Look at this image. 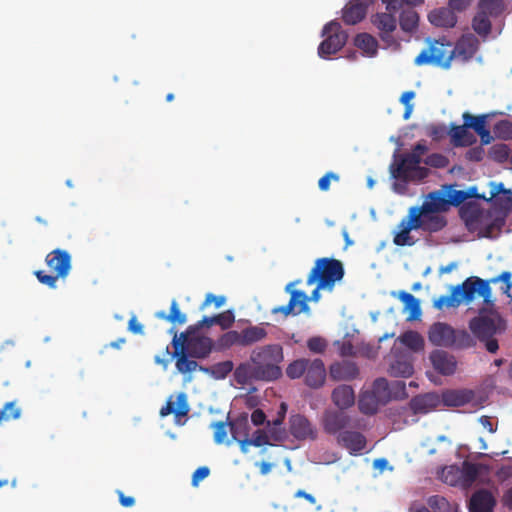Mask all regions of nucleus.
I'll use <instances>...</instances> for the list:
<instances>
[{"mask_svg": "<svg viewBox=\"0 0 512 512\" xmlns=\"http://www.w3.org/2000/svg\"><path fill=\"white\" fill-rule=\"evenodd\" d=\"M441 399L436 393L417 395L410 400L409 406L414 414H426L440 404Z\"/></svg>", "mask_w": 512, "mask_h": 512, "instance_id": "24", "label": "nucleus"}, {"mask_svg": "<svg viewBox=\"0 0 512 512\" xmlns=\"http://www.w3.org/2000/svg\"><path fill=\"white\" fill-rule=\"evenodd\" d=\"M496 500L493 494L480 489L474 492L469 501V512H493Z\"/></svg>", "mask_w": 512, "mask_h": 512, "instance_id": "23", "label": "nucleus"}, {"mask_svg": "<svg viewBox=\"0 0 512 512\" xmlns=\"http://www.w3.org/2000/svg\"><path fill=\"white\" fill-rule=\"evenodd\" d=\"M331 399L340 410H345L354 405L355 393L351 386L343 384L334 388Z\"/></svg>", "mask_w": 512, "mask_h": 512, "instance_id": "28", "label": "nucleus"}, {"mask_svg": "<svg viewBox=\"0 0 512 512\" xmlns=\"http://www.w3.org/2000/svg\"><path fill=\"white\" fill-rule=\"evenodd\" d=\"M169 333L173 334L172 345H173L174 351L172 353H170L169 348L166 347V350H165L166 354H170L173 358H176V357L180 356L181 354L188 353V346H186L185 343H183L182 341H180L177 338V332L174 330V328H171L169 330Z\"/></svg>", "mask_w": 512, "mask_h": 512, "instance_id": "57", "label": "nucleus"}, {"mask_svg": "<svg viewBox=\"0 0 512 512\" xmlns=\"http://www.w3.org/2000/svg\"><path fill=\"white\" fill-rule=\"evenodd\" d=\"M373 0H350L342 10V19L347 25L362 21L372 5Z\"/></svg>", "mask_w": 512, "mask_h": 512, "instance_id": "18", "label": "nucleus"}, {"mask_svg": "<svg viewBox=\"0 0 512 512\" xmlns=\"http://www.w3.org/2000/svg\"><path fill=\"white\" fill-rule=\"evenodd\" d=\"M386 5V10L390 12H397L404 5L416 6L421 4L423 0H382Z\"/></svg>", "mask_w": 512, "mask_h": 512, "instance_id": "60", "label": "nucleus"}, {"mask_svg": "<svg viewBox=\"0 0 512 512\" xmlns=\"http://www.w3.org/2000/svg\"><path fill=\"white\" fill-rule=\"evenodd\" d=\"M316 283V288L312 291L311 295L308 296L304 291L292 289L295 283H289L285 287V291L290 294V300L287 305L274 307L271 312L272 314H282L285 317L289 315H298L300 313H309L310 307L309 301L317 302L320 299V290L326 288H319V282Z\"/></svg>", "mask_w": 512, "mask_h": 512, "instance_id": "7", "label": "nucleus"}, {"mask_svg": "<svg viewBox=\"0 0 512 512\" xmlns=\"http://www.w3.org/2000/svg\"><path fill=\"white\" fill-rule=\"evenodd\" d=\"M370 391L383 405L388 403L394 397L390 388V383L385 378H377L373 382Z\"/></svg>", "mask_w": 512, "mask_h": 512, "instance_id": "41", "label": "nucleus"}, {"mask_svg": "<svg viewBox=\"0 0 512 512\" xmlns=\"http://www.w3.org/2000/svg\"><path fill=\"white\" fill-rule=\"evenodd\" d=\"M171 396L166 405L160 409V416L166 417L170 414H174L176 422H179L181 418L187 416L190 411L188 404V397L186 393L180 392L176 396V401H173Z\"/></svg>", "mask_w": 512, "mask_h": 512, "instance_id": "21", "label": "nucleus"}, {"mask_svg": "<svg viewBox=\"0 0 512 512\" xmlns=\"http://www.w3.org/2000/svg\"><path fill=\"white\" fill-rule=\"evenodd\" d=\"M448 204L449 205H460L463 203L468 197V192L464 190H456L453 189L451 186L446 191Z\"/></svg>", "mask_w": 512, "mask_h": 512, "instance_id": "59", "label": "nucleus"}, {"mask_svg": "<svg viewBox=\"0 0 512 512\" xmlns=\"http://www.w3.org/2000/svg\"><path fill=\"white\" fill-rule=\"evenodd\" d=\"M354 45L369 57H373L377 54L378 41L368 33L358 34L354 39Z\"/></svg>", "mask_w": 512, "mask_h": 512, "instance_id": "39", "label": "nucleus"}, {"mask_svg": "<svg viewBox=\"0 0 512 512\" xmlns=\"http://www.w3.org/2000/svg\"><path fill=\"white\" fill-rule=\"evenodd\" d=\"M429 341L440 347H452L455 343V330L443 322L434 323L428 331Z\"/></svg>", "mask_w": 512, "mask_h": 512, "instance_id": "17", "label": "nucleus"}, {"mask_svg": "<svg viewBox=\"0 0 512 512\" xmlns=\"http://www.w3.org/2000/svg\"><path fill=\"white\" fill-rule=\"evenodd\" d=\"M45 262L52 274L37 270L34 275L41 284L54 289L59 278L64 279L68 276L71 270V256L66 250L55 249L46 255Z\"/></svg>", "mask_w": 512, "mask_h": 512, "instance_id": "6", "label": "nucleus"}, {"mask_svg": "<svg viewBox=\"0 0 512 512\" xmlns=\"http://www.w3.org/2000/svg\"><path fill=\"white\" fill-rule=\"evenodd\" d=\"M329 375L335 381H349L358 377V366L349 360L333 363L329 368Z\"/></svg>", "mask_w": 512, "mask_h": 512, "instance_id": "22", "label": "nucleus"}, {"mask_svg": "<svg viewBox=\"0 0 512 512\" xmlns=\"http://www.w3.org/2000/svg\"><path fill=\"white\" fill-rule=\"evenodd\" d=\"M213 349V340L207 336H194L190 340L188 353L191 358L203 359L209 356Z\"/></svg>", "mask_w": 512, "mask_h": 512, "instance_id": "29", "label": "nucleus"}, {"mask_svg": "<svg viewBox=\"0 0 512 512\" xmlns=\"http://www.w3.org/2000/svg\"><path fill=\"white\" fill-rule=\"evenodd\" d=\"M490 196H477L487 202H493L495 209L502 212L503 217H506L512 210V191L504 187L503 183L490 182Z\"/></svg>", "mask_w": 512, "mask_h": 512, "instance_id": "12", "label": "nucleus"}, {"mask_svg": "<svg viewBox=\"0 0 512 512\" xmlns=\"http://www.w3.org/2000/svg\"><path fill=\"white\" fill-rule=\"evenodd\" d=\"M344 273V266L340 260L329 257L318 258L307 277V284L319 282V288L332 290L335 284L342 280Z\"/></svg>", "mask_w": 512, "mask_h": 512, "instance_id": "5", "label": "nucleus"}, {"mask_svg": "<svg viewBox=\"0 0 512 512\" xmlns=\"http://www.w3.org/2000/svg\"><path fill=\"white\" fill-rule=\"evenodd\" d=\"M505 225V217H496L490 223H483L479 228V236L484 238H495L497 237L503 226Z\"/></svg>", "mask_w": 512, "mask_h": 512, "instance_id": "45", "label": "nucleus"}, {"mask_svg": "<svg viewBox=\"0 0 512 512\" xmlns=\"http://www.w3.org/2000/svg\"><path fill=\"white\" fill-rule=\"evenodd\" d=\"M461 218L470 231H476L484 223V213L477 207L462 208Z\"/></svg>", "mask_w": 512, "mask_h": 512, "instance_id": "34", "label": "nucleus"}, {"mask_svg": "<svg viewBox=\"0 0 512 512\" xmlns=\"http://www.w3.org/2000/svg\"><path fill=\"white\" fill-rule=\"evenodd\" d=\"M380 405H383L376 396L370 391L361 393L358 400L359 410L366 415H373L378 411Z\"/></svg>", "mask_w": 512, "mask_h": 512, "instance_id": "38", "label": "nucleus"}, {"mask_svg": "<svg viewBox=\"0 0 512 512\" xmlns=\"http://www.w3.org/2000/svg\"><path fill=\"white\" fill-rule=\"evenodd\" d=\"M189 357H190V354L186 353V354H181L180 356L175 358L176 359V363H175L176 369L181 374L191 373L197 369L199 370L200 365L195 360L190 359Z\"/></svg>", "mask_w": 512, "mask_h": 512, "instance_id": "50", "label": "nucleus"}, {"mask_svg": "<svg viewBox=\"0 0 512 512\" xmlns=\"http://www.w3.org/2000/svg\"><path fill=\"white\" fill-rule=\"evenodd\" d=\"M250 359L254 364V378L273 381L282 375L279 363L283 360V349L279 344H269L252 351Z\"/></svg>", "mask_w": 512, "mask_h": 512, "instance_id": "3", "label": "nucleus"}, {"mask_svg": "<svg viewBox=\"0 0 512 512\" xmlns=\"http://www.w3.org/2000/svg\"><path fill=\"white\" fill-rule=\"evenodd\" d=\"M252 446L262 447L264 445H271L270 438L265 430L257 429L252 438H250Z\"/></svg>", "mask_w": 512, "mask_h": 512, "instance_id": "64", "label": "nucleus"}, {"mask_svg": "<svg viewBox=\"0 0 512 512\" xmlns=\"http://www.w3.org/2000/svg\"><path fill=\"white\" fill-rule=\"evenodd\" d=\"M469 328L479 341L485 343L488 352L496 353L499 345L494 336L504 332L506 325L494 309H482L479 315L470 321Z\"/></svg>", "mask_w": 512, "mask_h": 512, "instance_id": "2", "label": "nucleus"}, {"mask_svg": "<svg viewBox=\"0 0 512 512\" xmlns=\"http://www.w3.org/2000/svg\"><path fill=\"white\" fill-rule=\"evenodd\" d=\"M463 121L466 123L468 129H473L476 134L480 137L483 144H489L492 140L490 131L486 128L487 115L482 114L474 116L469 112H465L462 115Z\"/></svg>", "mask_w": 512, "mask_h": 512, "instance_id": "25", "label": "nucleus"}, {"mask_svg": "<svg viewBox=\"0 0 512 512\" xmlns=\"http://www.w3.org/2000/svg\"><path fill=\"white\" fill-rule=\"evenodd\" d=\"M427 503L434 512H453L452 505L442 496L433 495L428 498Z\"/></svg>", "mask_w": 512, "mask_h": 512, "instance_id": "54", "label": "nucleus"}, {"mask_svg": "<svg viewBox=\"0 0 512 512\" xmlns=\"http://www.w3.org/2000/svg\"><path fill=\"white\" fill-rule=\"evenodd\" d=\"M484 470H487V466L484 464L464 461L460 467L461 487L469 488Z\"/></svg>", "mask_w": 512, "mask_h": 512, "instance_id": "30", "label": "nucleus"}, {"mask_svg": "<svg viewBox=\"0 0 512 512\" xmlns=\"http://www.w3.org/2000/svg\"><path fill=\"white\" fill-rule=\"evenodd\" d=\"M419 160L407 154L399 155L390 166L392 177L407 181L411 178L424 179L428 176V169L419 165Z\"/></svg>", "mask_w": 512, "mask_h": 512, "instance_id": "11", "label": "nucleus"}, {"mask_svg": "<svg viewBox=\"0 0 512 512\" xmlns=\"http://www.w3.org/2000/svg\"><path fill=\"white\" fill-rule=\"evenodd\" d=\"M418 23L419 15L412 7L402 10L399 18V24L403 31L413 32L417 29Z\"/></svg>", "mask_w": 512, "mask_h": 512, "instance_id": "44", "label": "nucleus"}, {"mask_svg": "<svg viewBox=\"0 0 512 512\" xmlns=\"http://www.w3.org/2000/svg\"><path fill=\"white\" fill-rule=\"evenodd\" d=\"M214 320H216V325H219L221 329L227 330L234 324L235 316L232 310H226L214 315Z\"/></svg>", "mask_w": 512, "mask_h": 512, "instance_id": "58", "label": "nucleus"}, {"mask_svg": "<svg viewBox=\"0 0 512 512\" xmlns=\"http://www.w3.org/2000/svg\"><path fill=\"white\" fill-rule=\"evenodd\" d=\"M449 135L451 137V143L455 147L468 146L475 141V137L468 132V127H466L465 122L463 125H451Z\"/></svg>", "mask_w": 512, "mask_h": 512, "instance_id": "33", "label": "nucleus"}, {"mask_svg": "<svg viewBox=\"0 0 512 512\" xmlns=\"http://www.w3.org/2000/svg\"><path fill=\"white\" fill-rule=\"evenodd\" d=\"M430 360L434 369L442 375H452L457 366L454 356L445 351H435L431 354Z\"/></svg>", "mask_w": 512, "mask_h": 512, "instance_id": "26", "label": "nucleus"}, {"mask_svg": "<svg viewBox=\"0 0 512 512\" xmlns=\"http://www.w3.org/2000/svg\"><path fill=\"white\" fill-rule=\"evenodd\" d=\"M286 375L290 379L304 377V383L310 388L318 389L323 386L326 379V369L319 358H300L291 362L286 368Z\"/></svg>", "mask_w": 512, "mask_h": 512, "instance_id": "4", "label": "nucleus"}, {"mask_svg": "<svg viewBox=\"0 0 512 512\" xmlns=\"http://www.w3.org/2000/svg\"><path fill=\"white\" fill-rule=\"evenodd\" d=\"M498 282L505 284L503 291L504 293H508L512 288V273L503 271L500 275L489 280H483L477 276L468 277L461 284L453 286L450 295H442L435 299L433 306L437 310L451 307L455 308L460 306L462 302H472L476 294L483 298L486 305L493 306L490 284H496Z\"/></svg>", "mask_w": 512, "mask_h": 512, "instance_id": "1", "label": "nucleus"}, {"mask_svg": "<svg viewBox=\"0 0 512 512\" xmlns=\"http://www.w3.org/2000/svg\"><path fill=\"white\" fill-rule=\"evenodd\" d=\"M322 35L326 38L318 47V55L323 59H328L329 56L340 51L348 39V34L337 21L327 23L323 28Z\"/></svg>", "mask_w": 512, "mask_h": 512, "instance_id": "10", "label": "nucleus"}, {"mask_svg": "<svg viewBox=\"0 0 512 512\" xmlns=\"http://www.w3.org/2000/svg\"><path fill=\"white\" fill-rule=\"evenodd\" d=\"M399 300L404 304L405 310L410 312L409 320H416L421 316V308L419 300L406 291H400Z\"/></svg>", "mask_w": 512, "mask_h": 512, "instance_id": "42", "label": "nucleus"}, {"mask_svg": "<svg viewBox=\"0 0 512 512\" xmlns=\"http://www.w3.org/2000/svg\"><path fill=\"white\" fill-rule=\"evenodd\" d=\"M323 431L336 438L348 428H365L359 419L353 420L343 410L326 409L320 420Z\"/></svg>", "mask_w": 512, "mask_h": 512, "instance_id": "9", "label": "nucleus"}, {"mask_svg": "<svg viewBox=\"0 0 512 512\" xmlns=\"http://www.w3.org/2000/svg\"><path fill=\"white\" fill-rule=\"evenodd\" d=\"M395 12H381L372 15L371 22L378 29L379 36L384 42H390L391 34L397 28V20L394 16Z\"/></svg>", "mask_w": 512, "mask_h": 512, "instance_id": "19", "label": "nucleus"}, {"mask_svg": "<svg viewBox=\"0 0 512 512\" xmlns=\"http://www.w3.org/2000/svg\"><path fill=\"white\" fill-rule=\"evenodd\" d=\"M156 318L165 320L173 325H183L187 322V316L181 312L176 300H172L170 312L167 314L164 311H158L155 314Z\"/></svg>", "mask_w": 512, "mask_h": 512, "instance_id": "37", "label": "nucleus"}, {"mask_svg": "<svg viewBox=\"0 0 512 512\" xmlns=\"http://www.w3.org/2000/svg\"><path fill=\"white\" fill-rule=\"evenodd\" d=\"M413 213L419 224V230L428 233H437L443 230L447 225L445 216L435 212H425L418 207H412Z\"/></svg>", "mask_w": 512, "mask_h": 512, "instance_id": "15", "label": "nucleus"}, {"mask_svg": "<svg viewBox=\"0 0 512 512\" xmlns=\"http://www.w3.org/2000/svg\"><path fill=\"white\" fill-rule=\"evenodd\" d=\"M399 341L413 351H420L424 347L422 336L416 331H407L399 337Z\"/></svg>", "mask_w": 512, "mask_h": 512, "instance_id": "46", "label": "nucleus"}, {"mask_svg": "<svg viewBox=\"0 0 512 512\" xmlns=\"http://www.w3.org/2000/svg\"><path fill=\"white\" fill-rule=\"evenodd\" d=\"M475 345L474 338L465 330H455V343L452 347L456 348H470Z\"/></svg>", "mask_w": 512, "mask_h": 512, "instance_id": "56", "label": "nucleus"}, {"mask_svg": "<svg viewBox=\"0 0 512 512\" xmlns=\"http://www.w3.org/2000/svg\"><path fill=\"white\" fill-rule=\"evenodd\" d=\"M503 0H479L478 9L490 16H498L503 11Z\"/></svg>", "mask_w": 512, "mask_h": 512, "instance_id": "51", "label": "nucleus"}, {"mask_svg": "<svg viewBox=\"0 0 512 512\" xmlns=\"http://www.w3.org/2000/svg\"><path fill=\"white\" fill-rule=\"evenodd\" d=\"M479 40L473 34L463 35L456 44L452 45L453 57L461 59L462 61H468L478 50Z\"/></svg>", "mask_w": 512, "mask_h": 512, "instance_id": "20", "label": "nucleus"}, {"mask_svg": "<svg viewBox=\"0 0 512 512\" xmlns=\"http://www.w3.org/2000/svg\"><path fill=\"white\" fill-rule=\"evenodd\" d=\"M355 428H348L336 438L337 444L346 449L350 455H361L367 446V439L364 434L354 430Z\"/></svg>", "mask_w": 512, "mask_h": 512, "instance_id": "14", "label": "nucleus"}, {"mask_svg": "<svg viewBox=\"0 0 512 512\" xmlns=\"http://www.w3.org/2000/svg\"><path fill=\"white\" fill-rule=\"evenodd\" d=\"M414 368L412 363L405 358L395 359L389 367V374L393 377L408 378L412 376Z\"/></svg>", "mask_w": 512, "mask_h": 512, "instance_id": "43", "label": "nucleus"}, {"mask_svg": "<svg viewBox=\"0 0 512 512\" xmlns=\"http://www.w3.org/2000/svg\"><path fill=\"white\" fill-rule=\"evenodd\" d=\"M489 17L490 15L480 10L477 12L472 21V27L477 34L487 36L491 32V21Z\"/></svg>", "mask_w": 512, "mask_h": 512, "instance_id": "47", "label": "nucleus"}, {"mask_svg": "<svg viewBox=\"0 0 512 512\" xmlns=\"http://www.w3.org/2000/svg\"><path fill=\"white\" fill-rule=\"evenodd\" d=\"M475 393L469 389L448 390L442 394V402L449 407H460L470 403Z\"/></svg>", "mask_w": 512, "mask_h": 512, "instance_id": "27", "label": "nucleus"}, {"mask_svg": "<svg viewBox=\"0 0 512 512\" xmlns=\"http://www.w3.org/2000/svg\"><path fill=\"white\" fill-rule=\"evenodd\" d=\"M234 345L242 346L241 334L235 330L222 334L217 340L219 350L228 349Z\"/></svg>", "mask_w": 512, "mask_h": 512, "instance_id": "48", "label": "nucleus"}, {"mask_svg": "<svg viewBox=\"0 0 512 512\" xmlns=\"http://www.w3.org/2000/svg\"><path fill=\"white\" fill-rule=\"evenodd\" d=\"M424 163L434 168H445L449 164V160L443 154L432 153L425 158Z\"/></svg>", "mask_w": 512, "mask_h": 512, "instance_id": "62", "label": "nucleus"}, {"mask_svg": "<svg viewBox=\"0 0 512 512\" xmlns=\"http://www.w3.org/2000/svg\"><path fill=\"white\" fill-rule=\"evenodd\" d=\"M214 429V441L216 444H222L227 440L229 422L218 421L211 424Z\"/></svg>", "mask_w": 512, "mask_h": 512, "instance_id": "55", "label": "nucleus"}, {"mask_svg": "<svg viewBox=\"0 0 512 512\" xmlns=\"http://www.w3.org/2000/svg\"><path fill=\"white\" fill-rule=\"evenodd\" d=\"M250 425L247 414H242L229 422V431L233 440L249 437Z\"/></svg>", "mask_w": 512, "mask_h": 512, "instance_id": "36", "label": "nucleus"}, {"mask_svg": "<svg viewBox=\"0 0 512 512\" xmlns=\"http://www.w3.org/2000/svg\"><path fill=\"white\" fill-rule=\"evenodd\" d=\"M240 334L242 346L246 347L265 339L267 336V331L264 327L255 325L244 328Z\"/></svg>", "mask_w": 512, "mask_h": 512, "instance_id": "35", "label": "nucleus"}, {"mask_svg": "<svg viewBox=\"0 0 512 512\" xmlns=\"http://www.w3.org/2000/svg\"><path fill=\"white\" fill-rule=\"evenodd\" d=\"M453 59L452 43L446 38H442L434 40L428 49L422 50L415 58L414 63L417 66L433 64L443 69H449Z\"/></svg>", "mask_w": 512, "mask_h": 512, "instance_id": "8", "label": "nucleus"}, {"mask_svg": "<svg viewBox=\"0 0 512 512\" xmlns=\"http://www.w3.org/2000/svg\"><path fill=\"white\" fill-rule=\"evenodd\" d=\"M289 432L299 441H314L318 437V430L310 420L302 414H294L289 418Z\"/></svg>", "mask_w": 512, "mask_h": 512, "instance_id": "13", "label": "nucleus"}, {"mask_svg": "<svg viewBox=\"0 0 512 512\" xmlns=\"http://www.w3.org/2000/svg\"><path fill=\"white\" fill-rule=\"evenodd\" d=\"M431 24L437 27L452 28L457 23V16L449 8L433 10L428 15Z\"/></svg>", "mask_w": 512, "mask_h": 512, "instance_id": "32", "label": "nucleus"}, {"mask_svg": "<svg viewBox=\"0 0 512 512\" xmlns=\"http://www.w3.org/2000/svg\"><path fill=\"white\" fill-rule=\"evenodd\" d=\"M495 134L502 139H512V122L508 120L499 121L494 128Z\"/></svg>", "mask_w": 512, "mask_h": 512, "instance_id": "61", "label": "nucleus"}, {"mask_svg": "<svg viewBox=\"0 0 512 512\" xmlns=\"http://www.w3.org/2000/svg\"><path fill=\"white\" fill-rule=\"evenodd\" d=\"M252 377L254 378V368L247 363L240 364L234 371V378L238 384L245 385Z\"/></svg>", "mask_w": 512, "mask_h": 512, "instance_id": "52", "label": "nucleus"}, {"mask_svg": "<svg viewBox=\"0 0 512 512\" xmlns=\"http://www.w3.org/2000/svg\"><path fill=\"white\" fill-rule=\"evenodd\" d=\"M307 347L313 353L322 354L327 348V342L324 338L315 336L308 339Z\"/></svg>", "mask_w": 512, "mask_h": 512, "instance_id": "63", "label": "nucleus"}, {"mask_svg": "<svg viewBox=\"0 0 512 512\" xmlns=\"http://www.w3.org/2000/svg\"><path fill=\"white\" fill-rule=\"evenodd\" d=\"M419 224L413 213L412 207L408 211V215L398 224V231L395 233L393 243L397 246H412L415 240L410 236L412 230H419Z\"/></svg>", "mask_w": 512, "mask_h": 512, "instance_id": "16", "label": "nucleus"}, {"mask_svg": "<svg viewBox=\"0 0 512 512\" xmlns=\"http://www.w3.org/2000/svg\"><path fill=\"white\" fill-rule=\"evenodd\" d=\"M447 194L440 191L429 193L427 200H425L418 209H422L425 212L439 213L448 209Z\"/></svg>", "mask_w": 512, "mask_h": 512, "instance_id": "31", "label": "nucleus"}, {"mask_svg": "<svg viewBox=\"0 0 512 512\" xmlns=\"http://www.w3.org/2000/svg\"><path fill=\"white\" fill-rule=\"evenodd\" d=\"M234 364L230 360L216 363L210 367L199 366V370L205 374L212 376L214 379H225L233 370Z\"/></svg>", "mask_w": 512, "mask_h": 512, "instance_id": "40", "label": "nucleus"}, {"mask_svg": "<svg viewBox=\"0 0 512 512\" xmlns=\"http://www.w3.org/2000/svg\"><path fill=\"white\" fill-rule=\"evenodd\" d=\"M461 475L459 466L450 465L442 470L441 479L444 483L449 484L450 486L461 487Z\"/></svg>", "mask_w": 512, "mask_h": 512, "instance_id": "49", "label": "nucleus"}, {"mask_svg": "<svg viewBox=\"0 0 512 512\" xmlns=\"http://www.w3.org/2000/svg\"><path fill=\"white\" fill-rule=\"evenodd\" d=\"M21 416V409L17 406L16 401L8 402L0 411V423L2 421L16 420Z\"/></svg>", "mask_w": 512, "mask_h": 512, "instance_id": "53", "label": "nucleus"}]
</instances>
